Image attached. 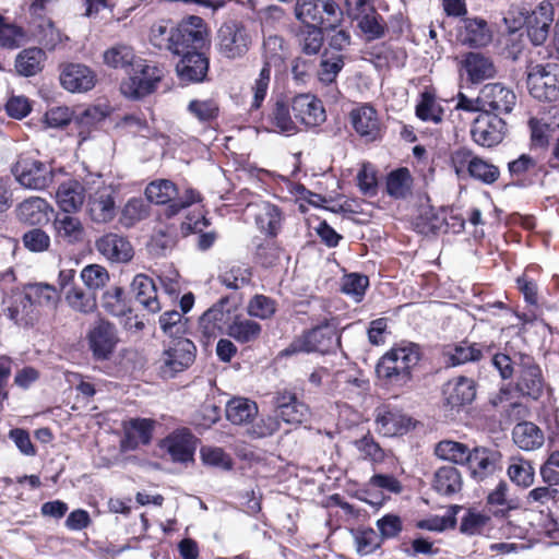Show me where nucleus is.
I'll use <instances>...</instances> for the list:
<instances>
[{
    "label": "nucleus",
    "mask_w": 559,
    "mask_h": 559,
    "mask_svg": "<svg viewBox=\"0 0 559 559\" xmlns=\"http://www.w3.org/2000/svg\"><path fill=\"white\" fill-rule=\"evenodd\" d=\"M498 456V452L486 448H475L471 451L465 464L474 479L483 480L495 473Z\"/></svg>",
    "instance_id": "obj_29"
},
{
    "label": "nucleus",
    "mask_w": 559,
    "mask_h": 559,
    "mask_svg": "<svg viewBox=\"0 0 559 559\" xmlns=\"http://www.w3.org/2000/svg\"><path fill=\"white\" fill-rule=\"evenodd\" d=\"M225 415L231 424L245 425L258 415V405L246 397H233L226 403Z\"/></svg>",
    "instance_id": "obj_35"
},
{
    "label": "nucleus",
    "mask_w": 559,
    "mask_h": 559,
    "mask_svg": "<svg viewBox=\"0 0 559 559\" xmlns=\"http://www.w3.org/2000/svg\"><path fill=\"white\" fill-rule=\"evenodd\" d=\"M261 331V324L250 319L239 320L235 317V320L227 324V334L241 344L257 340Z\"/></svg>",
    "instance_id": "obj_45"
},
{
    "label": "nucleus",
    "mask_w": 559,
    "mask_h": 559,
    "mask_svg": "<svg viewBox=\"0 0 559 559\" xmlns=\"http://www.w3.org/2000/svg\"><path fill=\"white\" fill-rule=\"evenodd\" d=\"M250 45V33L241 21L228 20L217 29L216 49L226 59L242 58L248 52Z\"/></svg>",
    "instance_id": "obj_4"
},
{
    "label": "nucleus",
    "mask_w": 559,
    "mask_h": 559,
    "mask_svg": "<svg viewBox=\"0 0 559 559\" xmlns=\"http://www.w3.org/2000/svg\"><path fill=\"white\" fill-rule=\"evenodd\" d=\"M259 229L270 237H276L282 224L281 209L270 202L261 204L260 213L255 217Z\"/></svg>",
    "instance_id": "obj_44"
},
{
    "label": "nucleus",
    "mask_w": 559,
    "mask_h": 559,
    "mask_svg": "<svg viewBox=\"0 0 559 559\" xmlns=\"http://www.w3.org/2000/svg\"><path fill=\"white\" fill-rule=\"evenodd\" d=\"M341 336L335 328L330 324L329 319H324L318 325L306 330L301 335L294 338L293 342L280 350L277 359H285L300 353H321L330 352L335 345L340 346Z\"/></svg>",
    "instance_id": "obj_3"
},
{
    "label": "nucleus",
    "mask_w": 559,
    "mask_h": 559,
    "mask_svg": "<svg viewBox=\"0 0 559 559\" xmlns=\"http://www.w3.org/2000/svg\"><path fill=\"white\" fill-rule=\"evenodd\" d=\"M369 287V277L360 273H349L343 276L341 292L352 297L355 302L362 301Z\"/></svg>",
    "instance_id": "obj_50"
},
{
    "label": "nucleus",
    "mask_w": 559,
    "mask_h": 559,
    "mask_svg": "<svg viewBox=\"0 0 559 559\" xmlns=\"http://www.w3.org/2000/svg\"><path fill=\"white\" fill-rule=\"evenodd\" d=\"M464 28L463 41L472 48L485 47L492 39V33L484 19H467Z\"/></svg>",
    "instance_id": "obj_38"
},
{
    "label": "nucleus",
    "mask_w": 559,
    "mask_h": 559,
    "mask_svg": "<svg viewBox=\"0 0 559 559\" xmlns=\"http://www.w3.org/2000/svg\"><path fill=\"white\" fill-rule=\"evenodd\" d=\"M272 121L281 133L290 135L298 131L295 121L290 117L288 105L285 102H276Z\"/></svg>",
    "instance_id": "obj_61"
},
{
    "label": "nucleus",
    "mask_w": 559,
    "mask_h": 559,
    "mask_svg": "<svg viewBox=\"0 0 559 559\" xmlns=\"http://www.w3.org/2000/svg\"><path fill=\"white\" fill-rule=\"evenodd\" d=\"M433 489L443 496L456 493L462 488V477L456 467L442 466L435 473Z\"/></svg>",
    "instance_id": "obj_40"
},
{
    "label": "nucleus",
    "mask_w": 559,
    "mask_h": 559,
    "mask_svg": "<svg viewBox=\"0 0 559 559\" xmlns=\"http://www.w3.org/2000/svg\"><path fill=\"white\" fill-rule=\"evenodd\" d=\"M204 44V39L198 47H193L191 43H187L185 50L180 53L181 59L176 66V71L182 81L200 82L202 81L209 69L207 58L198 51Z\"/></svg>",
    "instance_id": "obj_16"
},
{
    "label": "nucleus",
    "mask_w": 559,
    "mask_h": 559,
    "mask_svg": "<svg viewBox=\"0 0 559 559\" xmlns=\"http://www.w3.org/2000/svg\"><path fill=\"white\" fill-rule=\"evenodd\" d=\"M292 109L297 121L306 127H318L326 120L322 102L312 94H299L292 100Z\"/></svg>",
    "instance_id": "obj_19"
},
{
    "label": "nucleus",
    "mask_w": 559,
    "mask_h": 559,
    "mask_svg": "<svg viewBox=\"0 0 559 559\" xmlns=\"http://www.w3.org/2000/svg\"><path fill=\"white\" fill-rule=\"evenodd\" d=\"M26 292H28V298L33 299V304L35 307H48L53 308L56 307L59 295L57 289L49 285L44 283H35V284H27L25 286Z\"/></svg>",
    "instance_id": "obj_49"
},
{
    "label": "nucleus",
    "mask_w": 559,
    "mask_h": 559,
    "mask_svg": "<svg viewBox=\"0 0 559 559\" xmlns=\"http://www.w3.org/2000/svg\"><path fill=\"white\" fill-rule=\"evenodd\" d=\"M148 216V206L140 198L130 199L121 211L120 223L126 227H132L138 222Z\"/></svg>",
    "instance_id": "obj_53"
},
{
    "label": "nucleus",
    "mask_w": 559,
    "mask_h": 559,
    "mask_svg": "<svg viewBox=\"0 0 559 559\" xmlns=\"http://www.w3.org/2000/svg\"><path fill=\"white\" fill-rule=\"evenodd\" d=\"M247 312L250 317L267 320L276 312V301L269 296L255 294L248 302Z\"/></svg>",
    "instance_id": "obj_54"
},
{
    "label": "nucleus",
    "mask_w": 559,
    "mask_h": 559,
    "mask_svg": "<svg viewBox=\"0 0 559 559\" xmlns=\"http://www.w3.org/2000/svg\"><path fill=\"white\" fill-rule=\"evenodd\" d=\"M357 27L365 35L367 41H373L384 37L388 26L381 14L374 7H370L369 12L356 17Z\"/></svg>",
    "instance_id": "obj_39"
},
{
    "label": "nucleus",
    "mask_w": 559,
    "mask_h": 559,
    "mask_svg": "<svg viewBox=\"0 0 559 559\" xmlns=\"http://www.w3.org/2000/svg\"><path fill=\"white\" fill-rule=\"evenodd\" d=\"M164 447L175 462H188L192 459V436L188 431L182 430L170 435L165 439Z\"/></svg>",
    "instance_id": "obj_37"
},
{
    "label": "nucleus",
    "mask_w": 559,
    "mask_h": 559,
    "mask_svg": "<svg viewBox=\"0 0 559 559\" xmlns=\"http://www.w3.org/2000/svg\"><path fill=\"white\" fill-rule=\"evenodd\" d=\"M100 307L107 314L117 318L132 312L131 299L120 286H110L102 294Z\"/></svg>",
    "instance_id": "obj_30"
},
{
    "label": "nucleus",
    "mask_w": 559,
    "mask_h": 559,
    "mask_svg": "<svg viewBox=\"0 0 559 559\" xmlns=\"http://www.w3.org/2000/svg\"><path fill=\"white\" fill-rule=\"evenodd\" d=\"M376 430L384 437L403 436L415 428L414 419L400 409L382 405L374 411Z\"/></svg>",
    "instance_id": "obj_15"
},
{
    "label": "nucleus",
    "mask_w": 559,
    "mask_h": 559,
    "mask_svg": "<svg viewBox=\"0 0 559 559\" xmlns=\"http://www.w3.org/2000/svg\"><path fill=\"white\" fill-rule=\"evenodd\" d=\"M294 13L302 26H323L325 23L320 0H296Z\"/></svg>",
    "instance_id": "obj_43"
},
{
    "label": "nucleus",
    "mask_w": 559,
    "mask_h": 559,
    "mask_svg": "<svg viewBox=\"0 0 559 559\" xmlns=\"http://www.w3.org/2000/svg\"><path fill=\"white\" fill-rule=\"evenodd\" d=\"M530 94L543 102H557L559 96V66L536 64L527 74Z\"/></svg>",
    "instance_id": "obj_8"
},
{
    "label": "nucleus",
    "mask_w": 559,
    "mask_h": 559,
    "mask_svg": "<svg viewBox=\"0 0 559 559\" xmlns=\"http://www.w3.org/2000/svg\"><path fill=\"white\" fill-rule=\"evenodd\" d=\"M443 394L445 405L460 412L476 399L477 383L473 378L459 376L447 382Z\"/></svg>",
    "instance_id": "obj_17"
},
{
    "label": "nucleus",
    "mask_w": 559,
    "mask_h": 559,
    "mask_svg": "<svg viewBox=\"0 0 559 559\" xmlns=\"http://www.w3.org/2000/svg\"><path fill=\"white\" fill-rule=\"evenodd\" d=\"M471 450L462 442L452 440H442L436 444L435 454L443 460L454 464L464 465L468 460Z\"/></svg>",
    "instance_id": "obj_46"
},
{
    "label": "nucleus",
    "mask_w": 559,
    "mask_h": 559,
    "mask_svg": "<svg viewBox=\"0 0 559 559\" xmlns=\"http://www.w3.org/2000/svg\"><path fill=\"white\" fill-rule=\"evenodd\" d=\"M46 59L45 51L33 47L22 50L15 59V69L20 75L33 76L41 71Z\"/></svg>",
    "instance_id": "obj_41"
},
{
    "label": "nucleus",
    "mask_w": 559,
    "mask_h": 559,
    "mask_svg": "<svg viewBox=\"0 0 559 559\" xmlns=\"http://www.w3.org/2000/svg\"><path fill=\"white\" fill-rule=\"evenodd\" d=\"M60 83L71 93H85L96 84V74L85 64H66L60 73Z\"/></svg>",
    "instance_id": "obj_24"
},
{
    "label": "nucleus",
    "mask_w": 559,
    "mask_h": 559,
    "mask_svg": "<svg viewBox=\"0 0 559 559\" xmlns=\"http://www.w3.org/2000/svg\"><path fill=\"white\" fill-rule=\"evenodd\" d=\"M238 305L239 298L236 295L221 297L217 302L212 305V322L228 324Z\"/></svg>",
    "instance_id": "obj_57"
},
{
    "label": "nucleus",
    "mask_w": 559,
    "mask_h": 559,
    "mask_svg": "<svg viewBox=\"0 0 559 559\" xmlns=\"http://www.w3.org/2000/svg\"><path fill=\"white\" fill-rule=\"evenodd\" d=\"M195 358V345L188 338H176L159 359V372L163 378H174L186 370Z\"/></svg>",
    "instance_id": "obj_10"
},
{
    "label": "nucleus",
    "mask_w": 559,
    "mask_h": 559,
    "mask_svg": "<svg viewBox=\"0 0 559 559\" xmlns=\"http://www.w3.org/2000/svg\"><path fill=\"white\" fill-rule=\"evenodd\" d=\"M74 213L59 212L55 215L52 228L55 239L66 245L81 243L85 237V227Z\"/></svg>",
    "instance_id": "obj_23"
},
{
    "label": "nucleus",
    "mask_w": 559,
    "mask_h": 559,
    "mask_svg": "<svg viewBox=\"0 0 559 559\" xmlns=\"http://www.w3.org/2000/svg\"><path fill=\"white\" fill-rule=\"evenodd\" d=\"M489 521L488 515L469 509L461 519L460 532L467 536L479 535Z\"/></svg>",
    "instance_id": "obj_58"
},
{
    "label": "nucleus",
    "mask_w": 559,
    "mask_h": 559,
    "mask_svg": "<svg viewBox=\"0 0 559 559\" xmlns=\"http://www.w3.org/2000/svg\"><path fill=\"white\" fill-rule=\"evenodd\" d=\"M207 34L206 23L197 15L183 19L177 27H168L167 21H159L151 28V41L159 49L180 53L186 44L198 47Z\"/></svg>",
    "instance_id": "obj_2"
},
{
    "label": "nucleus",
    "mask_w": 559,
    "mask_h": 559,
    "mask_svg": "<svg viewBox=\"0 0 559 559\" xmlns=\"http://www.w3.org/2000/svg\"><path fill=\"white\" fill-rule=\"evenodd\" d=\"M252 277L251 267L246 264H227L221 269L218 281L229 289L237 290L241 286L250 283Z\"/></svg>",
    "instance_id": "obj_42"
},
{
    "label": "nucleus",
    "mask_w": 559,
    "mask_h": 559,
    "mask_svg": "<svg viewBox=\"0 0 559 559\" xmlns=\"http://www.w3.org/2000/svg\"><path fill=\"white\" fill-rule=\"evenodd\" d=\"M514 443L524 451H533L544 444V432L532 421H522L512 431Z\"/></svg>",
    "instance_id": "obj_32"
},
{
    "label": "nucleus",
    "mask_w": 559,
    "mask_h": 559,
    "mask_svg": "<svg viewBox=\"0 0 559 559\" xmlns=\"http://www.w3.org/2000/svg\"><path fill=\"white\" fill-rule=\"evenodd\" d=\"M11 171L21 186L32 190H44L53 181L51 166L28 156H20Z\"/></svg>",
    "instance_id": "obj_6"
},
{
    "label": "nucleus",
    "mask_w": 559,
    "mask_h": 559,
    "mask_svg": "<svg viewBox=\"0 0 559 559\" xmlns=\"http://www.w3.org/2000/svg\"><path fill=\"white\" fill-rule=\"evenodd\" d=\"M413 187V177L406 167H399L386 175L385 191L395 199H406Z\"/></svg>",
    "instance_id": "obj_36"
},
{
    "label": "nucleus",
    "mask_w": 559,
    "mask_h": 559,
    "mask_svg": "<svg viewBox=\"0 0 559 559\" xmlns=\"http://www.w3.org/2000/svg\"><path fill=\"white\" fill-rule=\"evenodd\" d=\"M523 24L530 41L534 46L544 45L550 36L555 21V9L549 0H543L533 9L521 11Z\"/></svg>",
    "instance_id": "obj_7"
},
{
    "label": "nucleus",
    "mask_w": 559,
    "mask_h": 559,
    "mask_svg": "<svg viewBox=\"0 0 559 559\" xmlns=\"http://www.w3.org/2000/svg\"><path fill=\"white\" fill-rule=\"evenodd\" d=\"M461 71H464L467 83L472 85L493 79L497 74V69L491 58L481 52L474 51L466 52L463 56Z\"/></svg>",
    "instance_id": "obj_22"
},
{
    "label": "nucleus",
    "mask_w": 559,
    "mask_h": 559,
    "mask_svg": "<svg viewBox=\"0 0 559 559\" xmlns=\"http://www.w3.org/2000/svg\"><path fill=\"white\" fill-rule=\"evenodd\" d=\"M95 248L110 262L127 263L133 258V248L130 241L118 234L103 235L96 240Z\"/></svg>",
    "instance_id": "obj_25"
},
{
    "label": "nucleus",
    "mask_w": 559,
    "mask_h": 559,
    "mask_svg": "<svg viewBox=\"0 0 559 559\" xmlns=\"http://www.w3.org/2000/svg\"><path fill=\"white\" fill-rule=\"evenodd\" d=\"M159 325L163 332L171 337L179 338L186 332V322L182 313L177 310L166 311L159 317Z\"/></svg>",
    "instance_id": "obj_64"
},
{
    "label": "nucleus",
    "mask_w": 559,
    "mask_h": 559,
    "mask_svg": "<svg viewBox=\"0 0 559 559\" xmlns=\"http://www.w3.org/2000/svg\"><path fill=\"white\" fill-rule=\"evenodd\" d=\"M155 421L147 418H135L129 423L121 447L124 450H134L140 443L148 444L152 439V432Z\"/></svg>",
    "instance_id": "obj_33"
},
{
    "label": "nucleus",
    "mask_w": 559,
    "mask_h": 559,
    "mask_svg": "<svg viewBox=\"0 0 559 559\" xmlns=\"http://www.w3.org/2000/svg\"><path fill=\"white\" fill-rule=\"evenodd\" d=\"M87 212L95 223H108L116 216L115 189L102 186L90 194Z\"/></svg>",
    "instance_id": "obj_21"
},
{
    "label": "nucleus",
    "mask_w": 559,
    "mask_h": 559,
    "mask_svg": "<svg viewBox=\"0 0 559 559\" xmlns=\"http://www.w3.org/2000/svg\"><path fill=\"white\" fill-rule=\"evenodd\" d=\"M64 299L73 310L87 314L96 308V298L93 294L84 292L79 286H71L64 292Z\"/></svg>",
    "instance_id": "obj_48"
},
{
    "label": "nucleus",
    "mask_w": 559,
    "mask_h": 559,
    "mask_svg": "<svg viewBox=\"0 0 559 559\" xmlns=\"http://www.w3.org/2000/svg\"><path fill=\"white\" fill-rule=\"evenodd\" d=\"M276 416L286 424H301L308 415V406L295 393L284 391L275 396Z\"/></svg>",
    "instance_id": "obj_27"
},
{
    "label": "nucleus",
    "mask_w": 559,
    "mask_h": 559,
    "mask_svg": "<svg viewBox=\"0 0 559 559\" xmlns=\"http://www.w3.org/2000/svg\"><path fill=\"white\" fill-rule=\"evenodd\" d=\"M138 70L121 84V92L130 98H141L156 90L164 76V69L156 64L136 63Z\"/></svg>",
    "instance_id": "obj_12"
},
{
    "label": "nucleus",
    "mask_w": 559,
    "mask_h": 559,
    "mask_svg": "<svg viewBox=\"0 0 559 559\" xmlns=\"http://www.w3.org/2000/svg\"><path fill=\"white\" fill-rule=\"evenodd\" d=\"M344 66V56L341 53L329 55L325 51L320 60V68L317 72L318 80L326 87L325 96L331 103H336L341 97L336 79Z\"/></svg>",
    "instance_id": "obj_18"
},
{
    "label": "nucleus",
    "mask_w": 559,
    "mask_h": 559,
    "mask_svg": "<svg viewBox=\"0 0 559 559\" xmlns=\"http://www.w3.org/2000/svg\"><path fill=\"white\" fill-rule=\"evenodd\" d=\"M467 174L474 180L490 186L499 179L500 169L498 166L491 164L490 162L476 156Z\"/></svg>",
    "instance_id": "obj_51"
},
{
    "label": "nucleus",
    "mask_w": 559,
    "mask_h": 559,
    "mask_svg": "<svg viewBox=\"0 0 559 559\" xmlns=\"http://www.w3.org/2000/svg\"><path fill=\"white\" fill-rule=\"evenodd\" d=\"M515 94L500 83L485 85L477 97L481 112L490 115L510 114L515 105Z\"/></svg>",
    "instance_id": "obj_13"
},
{
    "label": "nucleus",
    "mask_w": 559,
    "mask_h": 559,
    "mask_svg": "<svg viewBox=\"0 0 559 559\" xmlns=\"http://www.w3.org/2000/svg\"><path fill=\"white\" fill-rule=\"evenodd\" d=\"M176 245V236L173 231L169 230H156L152 236L147 247L151 254L155 257H164Z\"/></svg>",
    "instance_id": "obj_60"
},
{
    "label": "nucleus",
    "mask_w": 559,
    "mask_h": 559,
    "mask_svg": "<svg viewBox=\"0 0 559 559\" xmlns=\"http://www.w3.org/2000/svg\"><path fill=\"white\" fill-rule=\"evenodd\" d=\"M134 57L130 46L115 45L104 52V63L115 69H128L133 66Z\"/></svg>",
    "instance_id": "obj_52"
},
{
    "label": "nucleus",
    "mask_w": 559,
    "mask_h": 559,
    "mask_svg": "<svg viewBox=\"0 0 559 559\" xmlns=\"http://www.w3.org/2000/svg\"><path fill=\"white\" fill-rule=\"evenodd\" d=\"M516 390L524 396L538 400L543 394L544 378L533 356L518 352Z\"/></svg>",
    "instance_id": "obj_11"
},
{
    "label": "nucleus",
    "mask_w": 559,
    "mask_h": 559,
    "mask_svg": "<svg viewBox=\"0 0 559 559\" xmlns=\"http://www.w3.org/2000/svg\"><path fill=\"white\" fill-rule=\"evenodd\" d=\"M131 287L136 300L143 305L144 308L153 313L160 310L156 286L151 277L144 274H138L134 276Z\"/></svg>",
    "instance_id": "obj_34"
},
{
    "label": "nucleus",
    "mask_w": 559,
    "mask_h": 559,
    "mask_svg": "<svg viewBox=\"0 0 559 559\" xmlns=\"http://www.w3.org/2000/svg\"><path fill=\"white\" fill-rule=\"evenodd\" d=\"M354 445L365 460H369L374 463H379L384 460L383 449L370 433H367L360 439L355 440Z\"/></svg>",
    "instance_id": "obj_62"
},
{
    "label": "nucleus",
    "mask_w": 559,
    "mask_h": 559,
    "mask_svg": "<svg viewBox=\"0 0 559 559\" xmlns=\"http://www.w3.org/2000/svg\"><path fill=\"white\" fill-rule=\"evenodd\" d=\"M485 345L462 341L456 344H449L442 350L444 366L448 368L457 367L467 362L479 361L483 357Z\"/></svg>",
    "instance_id": "obj_26"
},
{
    "label": "nucleus",
    "mask_w": 559,
    "mask_h": 559,
    "mask_svg": "<svg viewBox=\"0 0 559 559\" xmlns=\"http://www.w3.org/2000/svg\"><path fill=\"white\" fill-rule=\"evenodd\" d=\"M323 26H301L297 36L301 51L307 56L318 55L323 46Z\"/></svg>",
    "instance_id": "obj_47"
},
{
    "label": "nucleus",
    "mask_w": 559,
    "mask_h": 559,
    "mask_svg": "<svg viewBox=\"0 0 559 559\" xmlns=\"http://www.w3.org/2000/svg\"><path fill=\"white\" fill-rule=\"evenodd\" d=\"M350 124L361 138L377 141L381 138V123L377 110L370 104H361L349 112Z\"/></svg>",
    "instance_id": "obj_20"
},
{
    "label": "nucleus",
    "mask_w": 559,
    "mask_h": 559,
    "mask_svg": "<svg viewBox=\"0 0 559 559\" xmlns=\"http://www.w3.org/2000/svg\"><path fill=\"white\" fill-rule=\"evenodd\" d=\"M536 166L535 159L527 155L521 154L516 159L508 163V170L511 177H516L518 179L510 182L508 186L516 187V188H526L528 187V182L524 179H520L521 176L528 173Z\"/></svg>",
    "instance_id": "obj_55"
},
{
    "label": "nucleus",
    "mask_w": 559,
    "mask_h": 559,
    "mask_svg": "<svg viewBox=\"0 0 559 559\" xmlns=\"http://www.w3.org/2000/svg\"><path fill=\"white\" fill-rule=\"evenodd\" d=\"M271 80V66L265 62L260 70L259 76L255 79L252 86L253 99L250 105V111L259 110L266 97L269 84Z\"/></svg>",
    "instance_id": "obj_56"
},
{
    "label": "nucleus",
    "mask_w": 559,
    "mask_h": 559,
    "mask_svg": "<svg viewBox=\"0 0 559 559\" xmlns=\"http://www.w3.org/2000/svg\"><path fill=\"white\" fill-rule=\"evenodd\" d=\"M507 133V123L498 115L481 112L471 129L473 141L484 147H492L502 142Z\"/></svg>",
    "instance_id": "obj_14"
},
{
    "label": "nucleus",
    "mask_w": 559,
    "mask_h": 559,
    "mask_svg": "<svg viewBox=\"0 0 559 559\" xmlns=\"http://www.w3.org/2000/svg\"><path fill=\"white\" fill-rule=\"evenodd\" d=\"M442 115L443 111L436 105L433 96L424 93L416 106V116L423 121L439 123L442 120Z\"/></svg>",
    "instance_id": "obj_63"
},
{
    "label": "nucleus",
    "mask_w": 559,
    "mask_h": 559,
    "mask_svg": "<svg viewBox=\"0 0 559 559\" xmlns=\"http://www.w3.org/2000/svg\"><path fill=\"white\" fill-rule=\"evenodd\" d=\"M421 359L420 346L402 341L388 350L377 362V377L385 384L403 388L413 380V369Z\"/></svg>",
    "instance_id": "obj_1"
},
{
    "label": "nucleus",
    "mask_w": 559,
    "mask_h": 559,
    "mask_svg": "<svg viewBox=\"0 0 559 559\" xmlns=\"http://www.w3.org/2000/svg\"><path fill=\"white\" fill-rule=\"evenodd\" d=\"M56 201L61 212L76 213L85 201V188L75 180L69 179L59 185Z\"/></svg>",
    "instance_id": "obj_28"
},
{
    "label": "nucleus",
    "mask_w": 559,
    "mask_h": 559,
    "mask_svg": "<svg viewBox=\"0 0 559 559\" xmlns=\"http://www.w3.org/2000/svg\"><path fill=\"white\" fill-rule=\"evenodd\" d=\"M81 278L90 290H97L109 282V273L102 265L90 264L81 271Z\"/></svg>",
    "instance_id": "obj_59"
},
{
    "label": "nucleus",
    "mask_w": 559,
    "mask_h": 559,
    "mask_svg": "<svg viewBox=\"0 0 559 559\" xmlns=\"http://www.w3.org/2000/svg\"><path fill=\"white\" fill-rule=\"evenodd\" d=\"M145 195L150 202L166 204L171 202L167 209V216L176 215L180 210L200 200L199 192L187 189L183 197L178 195L176 185L168 179L154 180L147 185Z\"/></svg>",
    "instance_id": "obj_5"
},
{
    "label": "nucleus",
    "mask_w": 559,
    "mask_h": 559,
    "mask_svg": "<svg viewBox=\"0 0 559 559\" xmlns=\"http://www.w3.org/2000/svg\"><path fill=\"white\" fill-rule=\"evenodd\" d=\"M86 340L93 357L100 361L111 358L120 341L116 325L104 318L92 324Z\"/></svg>",
    "instance_id": "obj_9"
},
{
    "label": "nucleus",
    "mask_w": 559,
    "mask_h": 559,
    "mask_svg": "<svg viewBox=\"0 0 559 559\" xmlns=\"http://www.w3.org/2000/svg\"><path fill=\"white\" fill-rule=\"evenodd\" d=\"M49 212H53V209L45 199L39 197L29 198L17 207L19 219L29 225H40L48 222Z\"/></svg>",
    "instance_id": "obj_31"
}]
</instances>
